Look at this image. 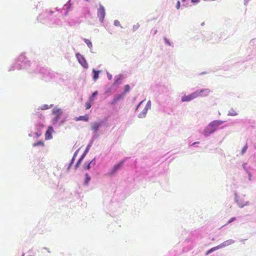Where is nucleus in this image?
<instances>
[{"instance_id": "1", "label": "nucleus", "mask_w": 256, "mask_h": 256, "mask_svg": "<svg viewBox=\"0 0 256 256\" xmlns=\"http://www.w3.org/2000/svg\"><path fill=\"white\" fill-rule=\"evenodd\" d=\"M30 66V62L28 58L24 54H21L16 60L15 62L10 66L8 71L10 72L15 70L27 69Z\"/></svg>"}, {"instance_id": "2", "label": "nucleus", "mask_w": 256, "mask_h": 256, "mask_svg": "<svg viewBox=\"0 0 256 256\" xmlns=\"http://www.w3.org/2000/svg\"><path fill=\"white\" fill-rule=\"evenodd\" d=\"M225 122L221 120H214L210 122L204 128L202 132L204 137L207 138L214 134L218 127L222 124Z\"/></svg>"}, {"instance_id": "3", "label": "nucleus", "mask_w": 256, "mask_h": 256, "mask_svg": "<svg viewBox=\"0 0 256 256\" xmlns=\"http://www.w3.org/2000/svg\"><path fill=\"white\" fill-rule=\"evenodd\" d=\"M40 72L42 74V78L46 82L50 81L56 76L55 73L53 71L46 68H42Z\"/></svg>"}, {"instance_id": "4", "label": "nucleus", "mask_w": 256, "mask_h": 256, "mask_svg": "<svg viewBox=\"0 0 256 256\" xmlns=\"http://www.w3.org/2000/svg\"><path fill=\"white\" fill-rule=\"evenodd\" d=\"M62 112V110L61 108H53L52 114L55 116L52 120V122L54 125L57 124Z\"/></svg>"}, {"instance_id": "5", "label": "nucleus", "mask_w": 256, "mask_h": 256, "mask_svg": "<svg viewBox=\"0 0 256 256\" xmlns=\"http://www.w3.org/2000/svg\"><path fill=\"white\" fill-rule=\"evenodd\" d=\"M76 56L80 64L85 69L88 68V64L84 57L80 53H76Z\"/></svg>"}, {"instance_id": "6", "label": "nucleus", "mask_w": 256, "mask_h": 256, "mask_svg": "<svg viewBox=\"0 0 256 256\" xmlns=\"http://www.w3.org/2000/svg\"><path fill=\"white\" fill-rule=\"evenodd\" d=\"M97 16L100 22H103L106 16L105 9L104 6L100 4V8L98 10Z\"/></svg>"}, {"instance_id": "7", "label": "nucleus", "mask_w": 256, "mask_h": 256, "mask_svg": "<svg viewBox=\"0 0 256 256\" xmlns=\"http://www.w3.org/2000/svg\"><path fill=\"white\" fill-rule=\"evenodd\" d=\"M72 4L70 3V0H69L62 7V9L58 10L56 8L57 11L60 12L61 14L62 13V11H65L64 13V16H66L68 14V12L71 10Z\"/></svg>"}, {"instance_id": "8", "label": "nucleus", "mask_w": 256, "mask_h": 256, "mask_svg": "<svg viewBox=\"0 0 256 256\" xmlns=\"http://www.w3.org/2000/svg\"><path fill=\"white\" fill-rule=\"evenodd\" d=\"M53 13L54 12L52 10L49 12L46 11L44 13L39 15V16L38 17V20L40 22L45 23L46 22V20L44 18L50 17Z\"/></svg>"}, {"instance_id": "9", "label": "nucleus", "mask_w": 256, "mask_h": 256, "mask_svg": "<svg viewBox=\"0 0 256 256\" xmlns=\"http://www.w3.org/2000/svg\"><path fill=\"white\" fill-rule=\"evenodd\" d=\"M124 163V160H123L119 162L118 164H115L114 167L110 170L108 174L109 176H112L115 174L123 166Z\"/></svg>"}, {"instance_id": "10", "label": "nucleus", "mask_w": 256, "mask_h": 256, "mask_svg": "<svg viewBox=\"0 0 256 256\" xmlns=\"http://www.w3.org/2000/svg\"><path fill=\"white\" fill-rule=\"evenodd\" d=\"M197 98V93H196L195 92H194L190 94L184 95V96H182L181 98V101L182 102H190Z\"/></svg>"}, {"instance_id": "11", "label": "nucleus", "mask_w": 256, "mask_h": 256, "mask_svg": "<svg viewBox=\"0 0 256 256\" xmlns=\"http://www.w3.org/2000/svg\"><path fill=\"white\" fill-rule=\"evenodd\" d=\"M102 122L91 123V129L93 131V133L98 132V130L102 126Z\"/></svg>"}, {"instance_id": "12", "label": "nucleus", "mask_w": 256, "mask_h": 256, "mask_svg": "<svg viewBox=\"0 0 256 256\" xmlns=\"http://www.w3.org/2000/svg\"><path fill=\"white\" fill-rule=\"evenodd\" d=\"M210 90L208 88H204L200 90H197L195 91L196 93H197L198 97V96H206L208 95Z\"/></svg>"}, {"instance_id": "13", "label": "nucleus", "mask_w": 256, "mask_h": 256, "mask_svg": "<svg viewBox=\"0 0 256 256\" xmlns=\"http://www.w3.org/2000/svg\"><path fill=\"white\" fill-rule=\"evenodd\" d=\"M124 76L122 74L116 75L114 76V86L120 85L122 83V80Z\"/></svg>"}, {"instance_id": "14", "label": "nucleus", "mask_w": 256, "mask_h": 256, "mask_svg": "<svg viewBox=\"0 0 256 256\" xmlns=\"http://www.w3.org/2000/svg\"><path fill=\"white\" fill-rule=\"evenodd\" d=\"M53 131V128L51 126H49L45 134L46 140H49L52 138V132Z\"/></svg>"}, {"instance_id": "15", "label": "nucleus", "mask_w": 256, "mask_h": 256, "mask_svg": "<svg viewBox=\"0 0 256 256\" xmlns=\"http://www.w3.org/2000/svg\"><path fill=\"white\" fill-rule=\"evenodd\" d=\"M124 98V94H120L117 95H115L114 96L110 104L112 105L115 104L119 100L122 99Z\"/></svg>"}, {"instance_id": "16", "label": "nucleus", "mask_w": 256, "mask_h": 256, "mask_svg": "<svg viewBox=\"0 0 256 256\" xmlns=\"http://www.w3.org/2000/svg\"><path fill=\"white\" fill-rule=\"evenodd\" d=\"M96 164V158H94L91 161L85 162L84 168L86 170H90L92 166H94Z\"/></svg>"}, {"instance_id": "17", "label": "nucleus", "mask_w": 256, "mask_h": 256, "mask_svg": "<svg viewBox=\"0 0 256 256\" xmlns=\"http://www.w3.org/2000/svg\"><path fill=\"white\" fill-rule=\"evenodd\" d=\"M234 242H235V240L230 239V240H226L225 242H224L220 244V246L222 248H223L226 246H228L230 244H234Z\"/></svg>"}, {"instance_id": "18", "label": "nucleus", "mask_w": 256, "mask_h": 256, "mask_svg": "<svg viewBox=\"0 0 256 256\" xmlns=\"http://www.w3.org/2000/svg\"><path fill=\"white\" fill-rule=\"evenodd\" d=\"M250 48H252V52L256 53V39H252L249 42Z\"/></svg>"}, {"instance_id": "19", "label": "nucleus", "mask_w": 256, "mask_h": 256, "mask_svg": "<svg viewBox=\"0 0 256 256\" xmlns=\"http://www.w3.org/2000/svg\"><path fill=\"white\" fill-rule=\"evenodd\" d=\"M100 72V70H96L95 69L92 70V78L94 82H96L98 78Z\"/></svg>"}, {"instance_id": "20", "label": "nucleus", "mask_w": 256, "mask_h": 256, "mask_svg": "<svg viewBox=\"0 0 256 256\" xmlns=\"http://www.w3.org/2000/svg\"><path fill=\"white\" fill-rule=\"evenodd\" d=\"M83 40L84 42L86 44L87 46L90 50V52L92 53L94 52H92V42L88 39L84 38Z\"/></svg>"}, {"instance_id": "21", "label": "nucleus", "mask_w": 256, "mask_h": 256, "mask_svg": "<svg viewBox=\"0 0 256 256\" xmlns=\"http://www.w3.org/2000/svg\"><path fill=\"white\" fill-rule=\"evenodd\" d=\"M74 120L76 121L82 120L88 122V115L81 116L78 117H75Z\"/></svg>"}, {"instance_id": "22", "label": "nucleus", "mask_w": 256, "mask_h": 256, "mask_svg": "<svg viewBox=\"0 0 256 256\" xmlns=\"http://www.w3.org/2000/svg\"><path fill=\"white\" fill-rule=\"evenodd\" d=\"M236 202L239 206V207L242 208L245 206L249 205V202L248 201L244 202V200H236Z\"/></svg>"}, {"instance_id": "23", "label": "nucleus", "mask_w": 256, "mask_h": 256, "mask_svg": "<svg viewBox=\"0 0 256 256\" xmlns=\"http://www.w3.org/2000/svg\"><path fill=\"white\" fill-rule=\"evenodd\" d=\"M84 176L85 178L84 182V185L85 186H88L90 180H91V177L88 173H86Z\"/></svg>"}, {"instance_id": "24", "label": "nucleus", "mask_w": 256, "mask_h": 256, "mask_svg": "<svg viewBox=\"0 0 256 256\" xmlns=\"http://www.w3.org/2000/svg\"><path fill=\"white\" fill-rule=\"evenodd\" d=\"M148 110L144 108L142 111L138 114V118H144L146 116Z\"/></svg>"}, {"instance_id": "25", "label": "nucleus", "mask_w": 256, "mask_h": 256, "mask_svg": "<svg viewBox=\"0 0 256 256\" xmlns=\"http://www.w3.org/2000/svg\"><path fill=\"white\" fill-rule=\"evenodd\" d=\"M44 146V142L43 141L39 140L36 142H34L32 144V146L36 147V146Z\"/></svg>"}, {"instance_id": "26", "label": "nucleus", "mask_w": 256, "mask_h": 256, "mask_svg": "<svg viewBox=\"0 0 256 256\" xmlns=\"http://www.w3.org/2000/svg\"><path fill=\"white\" fill-rule=\"evenodd\" d=\"M164 40L166 44L174 47V43L172 42H170V40L164 37Z\"/></svg>"}, {"instance_id": "27", "label": "nucleus", "mask_w": 256, "mask_h": 256, "mask_svg": "<svg viewBox=\"0 0 256 256\" xmlns=\"http://www.w3.org/2000/svg\"><path fill=\"white\" fill-rule=\"evenodd\" d=\"M53 106V104L48 105L46 104H44L41 106L40 109L42 110H48L52 108Z\"/></svg>"}, {"instance_id": "28", "label": "nucleus", "mask_w": 256, "mask_h": 256, "mask_svg": "<svg viewBox=\"0 0 256 256\" xmlns=\"http://www.w3.org/2000/svg\"><path fill=\"white\" fill-rule=\"evenodd\" d=\"M98 92L97 91L92 92V96L90 97L89 100L92 102L94 100V98L98 95Z\"/></svg>"}, {"instance_id": "29", "label": "nucleus", "mask_w": 256, "mask_h": 256, "mask_svg": "<svg viewBox=\"0 0 256 256\" xmlns=\"http://www.w3.org/2000/svg\"><path fill=\"white\" fill-rule=\"evenodd\" d=\"M130 90V86L128 84H126L124 86V92L122 94H124V95L128 92Z\"/></svg>"}, {"instance_id": "30", "label": "nucleus", "mask_w": 256, "mask_h": 256, "mask_svg": "<svg viewBox=\"0 0 256 256\" xmlns=\"http://www.w3.org/2000/svg\"><path fill=\"white\" fill-rule=\"evenodd\" d=\"M228 116H236L238 115V113L234 110H230L228 114Z\"/></svg>"}, {"instance_id": "31", "label": "nucleus", "mask_w": 256, "mask_h": 256, "mask_svg": "<svg viewBox=\"0 0 256 256\" xmlns=\"http://www.w3.org/2000/svg\"><path fill=\"white\" fill-rule=\"evenodd\" d=\"M247 166V163L246 162H244L242 166V168H244V170L246 171V172H248V171H250V168L248 167H247L246 166Z\"/></svg>"}, {"instance_id": "32", "label": "nucleus", "mask_w": 256, "mask_h": 256, "mask_svg": "<svg viewBox=\"0 0 256 256\" xmlns=\"http://www.w3.org/2000/svg\"><path fill=\"white\" fill-rule=\"evenodd\" d=\"M91 102H90L89 100V102H87L86 104H85V107H86V110H88V109H90L91 106H92V104H91Z\"/></svg>"}, {"instance_id": "33", "label": "nucleus", "mask_w": 256, "mask_h": 256, "mask_svg": "<svg viewBox=\"0 0 256 256\" xmlns=\"http://www.w3.org/2000/svg\"><path fill=\"white\" fill-rule=\"evenodd\" d=\"M248 148V146L247 144H246L242 148L241 151V154H244Z\"/></svg>"}, {"instance_id": "34", "label": "nucleus", "mask_w": 256, "mask_h": 256, "mask_svg": "<svg viewBox=\"0 0 256 256\" xmlns=\"http://www.w3.org/2000/svg\"><path fill=\"white\" fill-rule=\"evenodd\" d=\"M43 126H44L43 124L40 122L38 123L36 125V129H37V130H40L41 128H42Z\"/></svg>"}, {"instance_id": "35", "label": "nucleus", "mask_w": 256, "mask_h": 256, "mask_svg": "<svg viewBox=\"0 0 256 256\" xmlns=\"http://www.w3.org/2000/svg\"><path fill=\"white\" fill-rule=\"evenodd\" d=\"M150 108H151V101L150 100H149L148 102H147V104H146L144 108H146V110H148L150 109Z\"/></svg>"}, {"instance_id": "36", "label": "nucleus", "mask_w": 256, "mask_h": 256, "mask_svg": "<svg viewBox=\"0 0 256 256\" xmlns=\"http://www.w3.org/2000/svg\"><path fill=\"white\" fill-rule=\"evenodd\" d=\"M82 159H80L79 158L78 160V162H76V165H75V168H77L79 166L80 164L82 163Z\"/></svg>"}, {"instance_id": "37", "label": "nucleus", "mask_w": 256, "mask_h": 256, "mask_svg": "<svg viewBox=\"0 0 256 256\" xmlns=\"http://www.w3.org/2000/svg\"><path fill=\"white\" fill-rule=\"evenodd\" d=\"M38 131L34 133V134L35 136V137L36 138H39L41 134H42V133H41V131L40 130H37Z\"/></svg>"}, {"instance_id": "38", "label": "nucleus", "mask_w": 256, "mask_h": 256, "mask_svg": "<svg viewBox=\"0 0 256 256\" xmlns=\"http://www.w3.org/2000/svg\"><path fill=\"white\" fill-rule=\"evenodd\" d=\"M114 25L116 26H120L121 28H123L122 26H121L120 22L118 20H115L114 21Z\"/></svg>"}, {"instance_id": "39", "label": "nucleus", "mask_w": 256, "mask_h": 256, "mask_svg": "<svg viewBox=\"0 0 256 256\" xmlns=\"http://www.w3.org/2000/svg\"><path fill=\"white\" fill-rule=\"evenodd\" d=\"M139 27H140V24H138L134 25L132 28L133 32H135L136 30L139 28Z\"/></svg>"}, {"instance_id": "40", "label": "nucleus", "mask_w": 256, "mask_h": 256, "mask_svg": "<svg viewBox=\"0 0 256 256\" xmlns=\"http://www.w3.org/2000/svg\"><path fill=\"white\" fill-rule=\"evenodd\" d=\"M78 152V150H76V151L74 153V156H72V160H70V161L73 162H74V160H75V158H76V156H77Z\"/></svg>"}, {"instance_id": "41", "label": "nucleus", "mask_w": 256, "mask_h": 256, "mask_svg": "<svg viewBox=\"0 0 256 256\" xmlns=\"http://www.w3.org/2000/svg\"><path fill=\"white\" fill-rule=\"evenodd\" d=\"M99 136V134H98V132L97 133H93V135L92 136V138H93V140H95L96 138H97Z\"/></svg>"}, {"instance_id": "42", "label": "nucleus", "mask_w": 256, "mask_h": 256, "mask_svg": "<svg viewBox=\"0 0 256 256\" xmlns=\"http://www.w3.org/2000/svg\"><path fill=\"white\" fill-rule=\"evenodd\" d=\"M212 250V252H214L215 250H219L220 248H221V247L220 246V244H219L218 246H215V247H213L212 248H211Z\"/></svg>"}, {"instance_id": "43", "label": "nucleus", "mask_w": 256, "mask_h": 256, "mask_svg": "<svg viewBox=\"0 0 256 256\" xmlns=\"http://www.w3.org/2000/svg\"><path fill=\"white\" fill-rule=\"evenodd\" d=\"M246 173L248 174V178L249 180H252V174L251 172L250 171H248V172H246Z\"/></svg>"}, {"instance_id": "44", "label": "nucleus", "mask_w": 256, "mask_h": 256, "mask_svg": "<svg viewBox=\"0 0 256 256\" xmlns=\"http://www.w3.org/2000/svg\"><path fill=\"white\" fill-rule=\"evenodd\" d=\"M60 22V20L59 19H56V20H54V21L52 22V23H54V24H58Z\"/></svg>"}, {"instance_id": "45", "label": "nucleus", "mask_w": 256, "mask_h": 256, "mask_svg": "<svg viewBox=\"0 0 256 256\" xmlns=\"http://www.w3.org/2000/svg\"><path fill=\"white\" fill-rule=\"evenodd\" d=\"M106 74L108 79L111 80L112 79V75L108 72H107Z\"/></svg>"}, {"instance_id": "46", "label": "nucleus", "mask_w": 256, "mask_h": 256, "mask_svg": "<svg viewBox=\"0 0 256 256\" xmlns=\"http://www.w3.org/2000/svg\"><path fill=\"white\" fill-rule=\"evenodd\" d=\"M144 100H142L140 102L138 103V104L137 105V106H136V110H138V108H139V107L142 104Z\"/></svg>"}, {"instance_id": "47", "label": "nucleus", "mask_w": 256, "mask_h": 256, "mask_svg": "<svg viewBox=\"0 0 256 256\" xmlns=\"http://www.w3.org/2000/svg\"><path fill=\"white\" fill-rule=\"evenodd\" d=\"M235 220H236V218L232 217L228 221V223L230 224V223L232 222H234Z\"/></svg>"}, {"instance_id": "48", "label": "nucleus", "mask_w": 256, "mask_h": 256, "mask_svg": "<svg viewBox=\"0 0 256 256\" xmlns=\"http://www.w3.org/2000/svg\"><path fill=\"white\" fill-rule=\"evenodd\" d=\"M212 252H212V248H210V249L209 250H208L206 252V256H208V255L209 254H210V253H212Z\"/></svg>"}, {"instance_id": "49", "label": "nucleus", "mask_w": 256, "mask_h": 256, "mask_svg": "<svg viewBox=\"0 0 256 256\" xmlns=\"http://www.w3.org/2000/svg\"><path fill=\"white\" fill-rule=\"evenodd\" d=\"M180 1H178L177 3H176V8L178 10L180 8Z\"/></svg>"}, {"instance_id": "50", "label": "nucleus", "mask_w": 256, "mask_h": 256, "mask_svg": "<svg viewBox=\"0 0 256 256\" xmlns=\"http://www.w3.org/2000/svg\"><path fill=\"white\" fill-rule=\"evenodd\" d=\"M91 147V146H89V145H88L84 150V151L86 152H88L89 150H90V148Z\"/></svg>"}, {"instance_id": "51", "label": "nucleus", "mask_w": 256, "mask_h": 256, "mask_svg": "<svg viewBox=\"0 0 256 256\" xmlns=\"http://www.w3.org/2000/svg\"><path fill=\"white\" fill-rule=\"evenodd\" d=\"M200 0H191V2L193 4H198Z\"/></svg>"}, {"instance_id": "52", "label": "nucleus", "mask_w": 256, "mask_h": 256, "mask_svg": "<svg viewBox=\"0 0 256 256\" xmlns=\"http://www.w3.org/2000/svg\"><path fill=\"white\" fill-rule=\"evenodd\" d=\"M94 140H93V138H92L91 140H90V142H89V144H88V145L90 146H92L93 142H94Z\"/></svg>"}, {"instance_id": "53", "label": "nucleus", "mask_w": 256, "mask_h": 256, "mask_svg": "<svg viewBox=\"0 0 256 256\" xmlns=\"http://www.w3.org/2000/svg\"><path fill=\"white\" fill-rule=\"evenodd\" d=\"M74 162L70 161V163L69 164V165L68 168V170H69L70 168L72 166Z\"/></svg>"}, {"instance_id": "54", "label": "nucleus", "mask_w": 256, "mask_h": 256, "mask_svg": "<svg viewBox=\"0 0 256 256\" xmlns=\"http://www.w3.org/2000/svg\"><path fill=\"white\" fill-rule=\"evenodd\" d=\"M200 144V142H193L191 145L190 146H195L196 145L198 144Z\"/></svg>"}, {"instance_id": "55", "label": "nucleus", "mask_w": 256, "mask_h": 256, "mask_svg": "<svg viewBox=\"0 0 256 256\" xmlns=\"http://www.w3.org/2000/svg\"><path fill=\"white\" fill-rule=\"evenodd\" d=\"M64 122H65V120H62L60 122V126H62V125L64 124Z\"/></svg>"}, {"instance_id": "56", "label": "nucleus", "mask_w": 256, "mask_h": 256, "mask_svg": "<svg viewBox=\"0 0 256 256\" xmlns=\"http://www.w3.org/2000/svg\"><path fill=\"white\" fill-rule=\"evenodd\" d=\"M152 32H153V34H156V32H158V31H157V30H152Z\"/></svg>"}, {"instance_id": "57", "label": "nucleus", "mask_w": 256, "mask_h": 256, "mask_svg": "<svg viewBox=\"0 0 256 256\" xmlns=\"http://www.w3.org/2000/svg\"><path fill=\"white\" fill-rule=\"evenodd\" d=\"M85 156H85L84 155V154H82V155L80 156V159H82V160H84V157H85Z\"/></svg>"}, {"instance_id": "58", "label": "nucleus", "mask_w": 256, "mask_h": 256, "mask_svg": "<svg viewBox=\"0 0 256 256\" xmlns=\"http://www.w3.org/2000/svg\"><path fill=\"white\" fill-rule=\"evenodd\" d=\"M43 249L46 250V251H48V253H50V251L49 249H48V248H45V247H44V248H43Z\"/></svg>"}, {"instance_id": "59", "label": "nucleus", "mask_w": 256, "mask_h": 256, "mask_svg": "<svg viewBox=\"0 0 256 256\" xmlns=\"http://www.w3.org/2000/svg\"><path fill=\"white\" fill-rule=\"evenodd\" d=\"M88 154V152H86V151H84V153L82 154L84 155L85 156L86 155V154Z\"/></svg>"}, {"instance_id": "60", "label": "nucleus", "mask_w": 256, "mask_h": 256, "mask_svg": "<svg viewBox=\"0 0 256 256\" xmlns=\"http://www.w3.org/2000/svg\"><path fill=\"white\" fill-rule=\"evenodd\" d=\"M246 240H243V239H242L240 240V242H242L244 243V242Z\"/></svg>"}, {"instance_id": "61", "label": "nucleus", "mask_w": 256, "mask_h": 256, "mask_svg": "<svg viewBox=\"0 0 256 256\" xmlns=\"http://www.w3.org/2000/svg\"><path fill=\"white\" fill-rule=\"evenodd\" d=\"M202 26H204V22H202V24H201Z\"/></svg>"}, {"instance_id": "62", "label": "nucleus", "mask_w": 256, "mask_h": 256, "mask_svg": "<svg viewBox=\"0 0 256 256\" xmlns=\"http://www.w3.org/2000/svg\"><path fill=\"white\" fill-rule=\"evenodd\" d=\"M182 2H185L186 0H182Z\"/></svg>"}, {"instance_id": "63", "label": "nucleus", "mask_w": 256, "mask_h": 256, "mask_svg": "<svg viewBox=\"0 0 256 256\" xmlns=\"http://www.w3.org/2000/svg\"><path fill=\"white\" fill-rule=\"evenodd\" d=\"M22 256H24V253H22Z\"/></svg>"}]
</instances>
